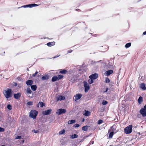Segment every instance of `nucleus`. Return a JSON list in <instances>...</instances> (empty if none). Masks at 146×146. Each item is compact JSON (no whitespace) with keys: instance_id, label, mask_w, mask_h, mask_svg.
<instances>
[{"instance_id":"f257e3e1","label":"nucleus","mask_w":146,"mask_h":146,"mask_svg":"<svg viewBox=\"0 0 146 146\" xmlns=\"http://www.w3.org/2000/svg\"><path fill=\"white\" fill-rule=\"evenodd\" d=\"M4 94L5 97L8 98L12 96L11 90L9 89L4 91Z\"/></svg>"},{"instance_id":"f03ea898","label":"nucleus","mask_w":146,"mask_h":146,"mask_svg":"<svg viewBox=\"0 0 146 146\" xmlns=\"http://www.w3.org/2000/svg\"><path fill=\"white\" fill-rule=\"evenodd\" d=\"M132 131V126L130 125L126 127L124 129V131L125 133L128 134L131 133Z\"/></svg>"},{"instance_id":"7ed1b4c3","label":"nucleus","mask_w":146,"mask_h":146,"mask_svg":"<svg viewBox=\"0 0 146 146\" xmlns=\"http://www.w3.org/2000/svg\"><path fill=\"white\" fill-rule=\"evenodd\" d=\"M37 113L38 112L36 111L33 110L30 112L29 116L33 119H35L36 118Z\"/></svg>"},{"instance_id":"20e7f679","label":"nucleus","mask_w":146,"mask_h":146,"mask_svg":"<svg viewBox=\"0 0 146 146\" xmlns=\"http://www.w3.org/2000/svg\"><path fill=\"white\" fill-rule=\"evenodd\" d=\"M63 77V76L61 75H58L53 76L52 79V82H55L57 80H59Z\"/></svg>"},{"instance_id":"39448f33","label":"nucleus","mask_w":146,"mask_h":146,"mask_svg":"<svg viewBox=\"0 0 146 146\" xmlns=\"http://www.w3.org/2000/svg\"><path fill=\"white\" fill-rule=\"evenodd\" d=\"M66 112L65 109H58L56 112V113L58 115H61L62 114Z\"/></svg>"},{"instance_id":"423d86ee","label":"nucleus","mask_w":146,"mask_h":146,"mask_svg":"<svg viewBox=\"0 0 146 146\" xmlns=\"http://www.w3.org/2000/svg\"><path fill=\"white\" fill-rule=\"evenodd\" d=\"M140 114L143 117H145L146 116V110L143 108L141 109L139 111Z\"/></svg>"},{"instance_id":"0eeeda50","label":"nucleus","mask_w":146,"mask_h":146,"mask_svg":"<svg viewBox=\"0 0 146 146\" xmlns=\"http://www.w3.org/2000/svg\"><path fill=\"white\" fill-rule=\"evenodd\" d=\"M84 83L85 87V92H86L89 89L90 86L86 82H84Z\"/></svg>"},{"instance_id":"6e6552de","label":"nucleus","mask_w":146,"mask_h":146,"mask_svg":"<svg viewBox=\"0 0 146 146\" xmlns=\"http://www.w3.org/2000/svg\"><path fill=\"white\" fill-rule=\"evenodd\" d=\"M98 74L97 73H95L90 75L89 78L90 79L95 80L98 78Z\"/></svg>"},{"instance_id":"1a4fd4ad","label":"nucleus","mask_w":146,"mask_h":146,"mask_svg":"<svg viewBox=\"0 0 146 146\" xmlns=\"http://www.w3.org/2000/svg\"><path fill=\"white\" fill-rule=\"evenodd\" d=\"M38 5L36 4H33L25 5L22 6V7H23L24 8H26L27 7L31 8L33 7L37 6Z\"/></svg>"},{"instance_id":"9d476101","label":"nucleus","mask_w":146,"mask_h":146,"mask_svg":"<svg viewBox=\"0 0 146 146\" xmlns=\"http://www.w3.org/2000/svg\"><path fill=\"white\" fill-rule=\"evenodd\" d=\"M82 95L80 94H76L75 96L74 100L76 101L77 100L80 99L82 97Z\"/></svg>"},{"instance_id":"9b49d317","label":"nucleus","mask_w":146,"mask_h":146,"mask_svg":"<svg viewBox=\"0 0 146 146\" xmlns=\"http://www.w3.org/2000/svg\"><path fill=\"white\" fill-rule=\"evenodd\" d=\"M65 99V98L64 96H58L57 97L56 100L57 101H58L62 100H64Z\"/></svg>"},{"instance_id":"f8f14e48","label":"nucleus","mask_w":146,"mask_h":146,"mask_svg":"<svg viewBox=\"0 0 146 146\" xmlns=\"http://www.w3.org/2000/svg\"><path fill=\"white\" fill-rule=\"evenodd\" d=\"M52 110L49 109L48 110L42 112V114L44 115H48L50 113Z\"/></svg>"},{"instance_id":"ddd939ff","label":"nucleus","mask_w":146,"mask_h":146,"mask_svg":"<svg viewBox=\"0 0 146 146\" xmlns=\"http://www.w3.org/2000/svg\"><path fill=\"white\" fill-rule=\"evenodd\" d=\"M21 96V94L20 93H18L17 94L14 95V97L16 99H18Z\"/></svg>"},{"instance_id":"4468645a","label":"nucleus","mask_w":146,"mask_h":146,"mask_svg":"<svg viewBox=\"0 0 146 146\" xmlns=\"http://www.w3.org/2000/svg\"><path fill=\"white\" fill-rule=\"evenodd\" d=\"M116 127L115 125H113L111 128V129L109 130V131H111L113 133L115 132V129Z\"/></svg>"},{"instance_id":"2eb2a0df","label":"nucleus","mask_w":146,"mask_h":146,"mask_svg":"<svg viewBox=\"0 0 146 146\" xmlns=\"http://www.w3.org/2000/svg\"><path fill=\"white\" fill-rule=\"evenodd\" d=\"M113 71L112 70H108L106 71L105 74L107 76H109L110 74H112L113 73Z\"/></svg>"},{"instance_id":"dca6fc26","label":"nucleus","mask_w":146,"mask_h":146,"mask_svg":"<svg viewBox=\"0 0 146 146\" xmlns=\"http://www.w3.org/2000/svg\"><path fill=\"white\" fill-rule=\"evenodd\" d=\"M33 82L32 80H28L26 81V84L27 85L31 86V85L33 84Z\"/></svg>"},{"instance_id":"f3484780","label":"nucleus","mask_w":146,"mask_h":146,"mask_svg":"<svg viewBox=\"0 0 146 146\" xmlns=\"http://www.w3.org/2000/svg\"><path fill=\"white\" fill-rule=\"evenodd\" d=\"M49 76L48 75H46L43 76L42 78V79L43 80H47L49 78Z\"/></svg>"},{"instance_id":"a211bd4d","label":"nucleus","mask_w":146,"mask_h":146,"mask_svg":"<svg viewBox=\"0 0 146 146\" xmlns=\"http://www.w3.org/2000/svg\"><path fill=\"white\" fill-rule=\"evenodd\" d=\"M140 88L143 90H145L146 89L145 85L144 84L142 83L140 86Z\"/></svg>"},{"instance_id":"6ab92c4d","label":"nucleus","mask_w":146,"mask_h":146,"mask_svg":"<svg viewBox=\"0 0 146 146\" xmlns=\"http://www.w3.org/2000/svg\"><path fill=\"white\" fill-rule=\"evenodd\" d=\"M55 42H48L47 44V45L49 46H51L55 44Z\"/></svg>"},{"instance_id":"aec40b11","label":"nucleus","mask_w":146,"mask_h":146,"mask_svg":"<svg viewBox=\"0 0 146 146\" xmlns=\"http://www.w3.org/2000/svg\"><path fill=\"white\" fill-rule=\"evenodd\" d=\"M40 105V106L41 107H42L44 106V104L42 102H39L37 106L38 107H39L38 105Z\"/></svg>"},{"instance_id":"412c9836","label":"nucleus","mask_w":146,"mask_h":146,"mask_svg":"<svg viewBox=\"0 0 146 146\" xmlns=\"http://www.w3.org/2000/svg\"><path fill=\"white\" fill-rule=\"evenodd\" d=\"M143 101V98L141 96H140L138 100V102L139 104H141Z\"/></svg>"},{"instance_id":"4be33fe9","label":"nucleus","mask_w":146,"mask_h":146,"mask_svg":"<svg viewBox=\"0 0 146 146\" xmlns=\"http://www.w3.org/2000/svg\"><path fill=\"white\" fill-rule=\"evenodd\" d=\"M31 88L33 90L35 91L36 90L37 87L36 85H33L31 86Z\"/></svg>"},{"instance_id":"5701e85b","label":"nucleus","mask_w":146,"mask_h":146,"mask_svg":"<svg viewBox=\"0 0 146 146\" xmlns=\"http://www.w3.org/2000/svg\"><path fill=\"white\" fill-rule=\"evenodd\" d=\"M76 122L75 120H69L68 122V123L69 124H72Z\"/></svg>"},{"instance_id":"b1692460","label":"nucleus","mask_w":146,"mask_h":146,"mask_svg":"<svg viewBox=\"0 0 146 146\" xmlns=\"http://www.w3.org/2000/svg\"><path fill=\"white\" fill-rule=\"evenodd\" d=\"M88 126H84L82 127V129L84 131L87 130Z\"/></svg>"},{"instance_id":"393cba45","label":"nucleus","mask_w":146,"mask_h":146,"mask_svg":"<svg viewBox=\"0 0 146 146\" xmlns=\"http://www.w3.org/2000/svg\"><path fill=\"white\" fill-rule=\"evenodd\" d=\"M85 113L84 114V115L86 116H88L90 114V111H85Z\"/></svg>"},{"instance_id":"a878e982","label":"nucleus","mask_w":146,"mask_h":146,"mask_svg":"<svg viewBox=\"0 0 146 146\" xmlns=\"http://www.w3.org/2000/svg\"><path fill=\"white\" fill-rule=\"evenodd\" d=\"M78 137V135L77 134H74L71 135L70 137L71 139H74L77 138Z\"/></svg>"},{"instance_id":"bb28decb","label":"nucleus","mask_w":146,"mask_h":146,"mask_svg":"<svg viewBox=\"0 0 146 146\" xmlns=\"http://www.w3.org/2000/svg\"><path fill=\"white\" fill-rule=\"evenodd\" d=\"M26 90L27 93L28 94H31V93L32 91L29 88H27Z\"/></svg>"},{"instance_id":"cd10ccee","label":"nucleus","mask_w":146,"mask_h":146,"mask_svg":"<svg viewBox=\"0 0 146 146\" xmlns=\"http://www.w3.org/2000/svg\"><path fill=\"white\" fill-rule=\"evenodd\" d=\"M60 72L61 74H65L67 72V71L66 70H61Z\"/></svg>"},{"instance_id":"c85d7f7f","label":"nucleus","mask_w":146,"mask_h":146,"mask_svg":"<svg viewBox=\"0 0 146 146\" xmlns=\"http://www.w3.org/2000/svg\"><path fill=\"white\" fill-rule=\"evenodd\" d=\"M131 45V43L130 42L128 43L125 45V47L126 48H128Z\"/></svg>"},{"instance_id":"c756f323","label":"nucleus","mask_w":146,"mask_h":146,"mask_svg":"<svg viewBox=\"0 0 146 146\" xmlns=\"http://www.w3.org/2000/svg\"><path fill=\"white\" fill-rule=\"evenodd\" d=\"M88 82L89 83V84H91L92 83H93L94 81L93 80V79H89L88 80Z\"/></svg>"},{"instance_id":"7c9ffc66","label":"nucleus","mask_w":146,"mask_h":146,"mask_svg":"<svg viewBox=\"0 0 146 146\" xmlns=\"http://www.w3.org/2000/svg\"><path fill=\"white\" fill-rule=\"evenodd\" d=\"M113 132H111L109 134V137L110 138H112L114 134Z\"/></svg>"},{"instance_id":"2f4dec72","label":"nucleus","mask_w":146,"mask_h":146,"mask_svg":"<svg viewBox=\"0 0 146 146\" xmlns=\"http://www.w3.org/2000/svg\"><path fill=\"white\" fill-rule=\"evenodd\" d=\"M65 132V130L64 129H63V130H62L59 132V134L60 135H62V134H63Z\"/></svg>"},{"instance_id":"473e14b6","label":"nucleus","mask_w":146,"mask_h":146,"mask_svg":"<svg viewBox=\"0 0 146 146\" xmlns=\"http://www.w3.org/2000/svg\"><path fill=\"white\" fill-rule=\"evenodd\" d=\"M7 108L9 110H11L12 108V106L10 105H8L7 106Z\"/></svg>"},{"instance_id":"72a5a7b5","label":"nucleus","mask_w":146,"mask_h":146,"mask_svg":"<svg viewBox=\"0 0 146 146\" xmlns=\"http://www.w3.org/2000/svg\"><path fill=\"white\" fill-rule=\"evenodd\" d=\"M110 82V79L108 78H106L105 79V82H106V83H109Z\"/></svg>"},{"instance_id":"f704fd0d","label":"nucleus","mask_w":146,"mask_h":146,"mask_svg":"<svg viewBox=\"0 0 146 146\" xmlns=\"http://www.w3.org/2000/svg\"><path fill=\"white\" fill-rule=\"evenodd\" d=\"M108 104V102L107 101L103 100L102 102L103 105H106Z\"/></svg>"},{"instance_id":"c9c22d12","label":"nucleus","mask_w":146,"mask_h":146,"mask_svg":"<svg viewBox=\"0 0 146 146\" xmlns=\"http://www.w3.org/2000/svg\"><path fill=\"white\" fill-rule=\"evenodd\" d=\"M103 122V121L102 120L100 119V120H98V124H100L102 123Z\"/></svg>"},{"instance_id":"e433bc0d","label":"nucleus","mask_w":146,"mask_h":146,"mask_svg":"<svg viewBox=\"0 0 146 146\" xmlns=\"http://www.w3.org/2000/svg\"><path fill=\"white\" fill-rule=\"evenodd\" d=\"M27 105H32L33 102H29L27 103Z\"/></svg>"},{"instance_id":"4c0bfd02","label":"nucleus","mask_w":146,"mask_h":146,"mask_svg":"<svg viewBox=\"0 0 146 146\" xmlns=\"http://www.w3.org/2000/svg\"><path fill=\"white\" fill-rule=\"evenodd\" d=\"M4 131V129L0 127V132H3Z\"/></svg>"},{"instance_id":"58836bf2","label":"nucleus","mask_w":146,"mask_h":146,"mask_svg":"<svg viewBox=\"0 0 146 146\" xmlns=\"http://www.w3.org/2000/svg\"><path fill=\"white\" fill-rule=\"evenodd\" d=\"M74 126L75 127H79L80 126V125L78 124H76L74 125Z\"/></svg>"},{"instance_id":"ea45409f","label":"nucleus","mask_w":146,"mask_h":146,"mask_svg":"<svg viewBox=\"0 0 146 146\" xmlns=\"http://www.w3.org/2000/svg\"><path fill=\"white\" fill-rule=\"evenodd\" d=\"M38 73V72H37V71L36 72L35 74H33V77H35L36 76V74H37Z\"/></svg>"},{"instance_id":"a19ab883","label":"nucleus","mask_w":146,"mask_h":146,"mask_svg":"<svg viewBox=\"0 0 146 146\" xmlns=\"http://www.w3.org/2000/svg\"><path fill=\"white\" fill-rule=\"evenodd\" d=\"M21 138V136H17L16 138V139H20Z\"/></svg>"},{"instance_id":"79ce46f5","label":"nucleus","mask_w":146,"mask_h":146,"mask_svg":"<svg viewBox=\"0 0 146 146\" xmlns=\"http://www.w3.org/2000/svg\"><path fill=\"white\" fill-rule=\"evenodd\" d=\"M33 131L34 133H37L38 132V130H33Z\"/></svg>"},{"instance_id":"37998d69","label":"nucleus","mask_w":146,"mask_h":146,"mask_svg":"<svg viewBox=\"0 0 146 146\" xmlns=\"http://www.w3.org/2000/svg\"><path fill=\"white\" fill-rule=\"evenodd\" d=\"M72 52V50H69L68 51V52L69 53H70V52Z\"/></svg>"},{"instance_id":"c03bdc74","label":"nucleus","mask_w":146,"mask_h":146,"mask_svg":"<svg viewBox=\"0 0 146 146\" xmlns=\"http://www.w3.org/2000/svg\"><path fill=\"white\" fill-rule=\"evenodd\" d=\"M143 34L144 35H146V31L143 32Z\"/></svg>"},{"instance_id":"a18cd8bd","label":"nucleus","mask_w":146,"mask_h":146,"mask_svg":"<svg viewBox=\"0 0 146 146\" xmlns=\"http://www.w3.org/2000/svg\"><path fill=\"white\" fill-rule=\"evenodd\" d=\"M143 108L146 110V105H145L144 106Z\"/></svg>"},{"instance_id":"49530a36","label":"nucleus","mask_w":146,"mask_h":146,"mask_svg":"<svg viewBox=\"0 0 146 146\" xmlns=\"http://www.w3.org/2000/svg\"><path fill=\"white\" fill-rule=\"evenodd\" d=\"M108 88H106V91L105 92H107L108 91Z\"/></svg>"},{"instance_id":"de8ad7c7","label":"nucleus","mask_w":146,"mask_h":146,"mask_svg":"<svg viewBox=\"0 0 146 146\" xmlns=\"http://www.w3.org/2000/svg\"><path fill=\"white\" fill-rule=\"evenodd\" d=\"M59 56H55L54 57V58H56L57 57Z\"/></svg>"},{"instance_id":"09e8293b","label":"nucleus","mask_w":146,"mask_h":146,"mask_svg":"<svg viewBox=\"0 0 146 146\" xmlns=\"http://www.w3.org/2000/svg\"><path fill=\"white\" fill-rule=\"evenodd\" d=\"M84 119L82 120V121L83 122H84Z\"/></svg>"},{"instance_id":"8fccbe9b","label":"nucleus","mask_w":146,"mask_h":146,"mask_svg":"<svg viewBox=\"0 0 146 146\" xmlns=\"http://www.w3.org/2000/svg\"><path fill=\"white\" fill-rule=\"evenodd\" d=\"M24 140H23V142H24Z\"/></svg>"},{"instance_id":"3c124183","label":"nucleus","mask_w":146,"mask_h":146,"mask_svg":"<svg viewBox=\"0 0 146 146\" xmlns=\"http://www.w3.org/2000/svg\"><path fill=\"white\" fill-rule=\"evenodd\" d=\"M138 133L139 135H140V133Z\"/></svg>"},{"instance_id":"603ef678","label":"nucleus","mask_w":146,"mask_h":146,"mask_svg":"<svg viewBox=\"0 0 146 146\" xmlns=\"http://www.w3.org/2000/svg\"><path fill=\"white\" fill-rule=\"evenodd\" d=\"M92 144H93V141H92Z\"/></svg>"},{"instance_id":"864d4df0","label":"nucleus","mask_w":146,"mask_h":146,"mask_svg":"<svg viewBox=\"0 0 146 146\" xmlns=\"http://www.w3.org/2000/svg\"><path fill=\"white\" fill-rule=\"evenodd\" d=\"M110 146H113V145H111Z\"/></svg>"}]
</instances>
